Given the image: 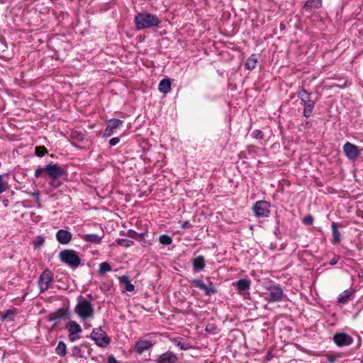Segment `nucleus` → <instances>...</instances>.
<instances>
[{
    "label": "nucleus",
    "instance_id": "1",
    "mask_svg": "<svg viewBox=\"0 0 363 363\" xmlns=\"http://www.w3.org/2000/svg\"><path fill=\"white\" fill-rule=\"evenodd\" d=\"M138 29H144L157 26L160 21L157 17L147 12L140 13L134 18Z\"/></svg>",
    "mask_w": 363,
    "mask_h": 363
},
{
    "label": "nucleus",
    "instance_id": "2",
    "mask_svg": "<svg viewBox=\"0 0 363 363\" xmlns=\"http://www.w3.org/2000/svg\"><path fill=\"white\" fill-rule=\"evenodd\" d=\"M74 311L82 320H85L93 317L94 309L90 301L79 296Z\"/></svg>",
    "mask_w": 363,
    "mask_h": 363
},
{
    "label": "nucleus",
    "instance_id": "3",
    "mask_svg": "<svg viewBox=\"0 0 363 363\" xmlns=\"http://www.w3.org/2000/svg\"><path fill=\"white\" fill-rule=\"evenodd\" d=\"M45 173L52 179L49 183L53 188L60 186V182H56L65 173L64 169L57 164H48L45 166Z\"/></svg>",
    "mask_w": 363,
    "mask_h": 363
},
{
    "label": "nucleus",
    "instance_id": "4",
    "mask_svg": "<svg viewBox=\"0 0 363 363\" xmlns=\"http://www.w3.org/2000/svg\"><path fill=\"white\" fill-rule=\"evenodd\" d=\"M60 258L62 262L72 268L77 267L81 263L79 257L73 250H62L60 253Z\"/></svg>",
    "mask_w": 363,
    "mask_h": 363
},
{
    "label": "nucleus",
    "instance_id": "5",
    "mask_svg": "<svg viewBox=\"0 0 363 363\" xmlns=\"http://www.w3.org/2000/svg\"><path fill=\"white\" fill-rule=\"evenodd\" d=\"M90 337L100 347H105L111 342V338L101 328H94L90 334Z\"/></svg>",
    "mask_w": 363,
    "mask_h": 363
},
{
    "label": "nucleus",
    "instance_id": "6",
    "mask_svg": "<svg viewBox=\"0 0 363 363\" xmlns=\"http://www.w3.org/2000/svg\"><path fill=\"white\" fill-rule=\"evenodd\" d=\"M52 281V272L49 269L44 270L38 279V286L40 292L47 291L50 287Z\"/></svg>",
    "mask_w": 363,
    "mask_h": 363
},
{
    "label": "nucleus",
    "instance_id": "7",
    "mask_svg": "<svg viewBox=\"0 0 363 363\" xmlns=\"http://www.w3.org/2000/svg\"><path fill=\"white\" fill-rule=\"evenodd\" d=\"M270 203L266 201H258L253 206V211L258 217H267L269 215Z\"/></svg>",
    "mask_w": 363,
    "mask_h": 363
},
{
    "label": "nucleus",
    "instance_id": "8",
    "mask_svg": "<svg viewBox=\"0 0 363 363\" xmlns=\"http://www.w3.org/2000/svg\"><path fill=\"white\" fill-rule=\"evenodd\" d=\"M267 299L269 302H277L281 300L284 296L283 290L277 285H272L267 287Z\"/></svg>",
    "mask_w": 363,
    "mask_h": 363
},
{
    "label": "nucleus",
    "instance_id": "9",
    "mask_svg": "<svg viewBox=\"0 0 363 363\" xmlns=\"http://www.w3.org/2000/svg\"><path fill=\"white\" fill-rule=\"evenodd\" d=\"M123 123V121L120 119L113 118L108 121L107 125L104 131L103 136L108 138L113 135L116 129L120 128Z\"/></svg>",
    "mask_w": 363,
    "mask_h": 363
},
{
    "label": "nucleus",
    "instance_id": "10",
    "mask_svg": "<svg viewBox=\"0 0 363 363\" xmlns=\"http://www.w3.org/2000/svg\"><path fill=\"white\" fill-rule=\"evenodd\" d=\"M343 152L350 160L357 159L359 154L360 150L358 147L350 142H347L343 146Z\"/></svg>",
    "mask_w": 363,
    "mask_h": 363
},
{
    "label": "nucleus",
    "instance_id": "11",
    "mask_svg": "<svg viewBox=\"0 0 363 363\" xmlns=\"http://www.w3.org/2000/svg\"><path fill=\"white\" fill-rule=\"evenodd\" d=\"M335 343L339 347L348 346L353 342V338L344 333L335 334L333 336Z\"/></svg>",
    "mask_w": 363,
    "mask_h": 363
},
{
    "label": "nucleus",
    "instance_id": "12",
    "mask_svg": "<svg viewBox=\"0 0 363 363\" xmlns=\"http://www.w3.org/2000/svg\"><path fill=\"white\" fill-rule=\"evenodd\" d=\"M191 284L194 285L196 287H198L200 289L203 290L206 295L210 296L217 293V290L216 287L213 285V284L206 285L203 282V281L200 279H193L191 281Z\"/></svg>",
    "mask_w": 363,
    "mask_h": 363
},
{
    "label": "nucleus",
    "instance_id": "13",
    "mask_svg": "<svg viewBox=\"0 0 363 363\" xmlns=\"http://www.w3.org/2000/svg\"><path fill=\"white\" fill-rule=\"evenodd\" d=\"M178 357L170 351L162 354L157 359V363H177Z\"/></svg>",
    "mask_w": 363,
    "mask_h": 363
},
{
    "label": "nucleus",
    "instance_id": "14",
    "mask_svg": "<svg viewBox=\"0 0 363 363\" xmlns=\"http://www.w3.org/2000/svg\"><path fill=\"white\" fill-rule=\"evenodd\" d=\"M66 328L69 331L68 336L72 341H74L75 339L74 337H72L74 335L80 333L82 331L81 326L74 320L69 321L66 325Z\"/></svg>",
    "mask_w": 363,
    "mask_h": 363
},
{
    "label": "nucleus",
    "instance_id": "15",
    "mask_svg": "<svg viewBox=\"0 0 363 363\" xmlns=\"http://www.w3.org/2000/svg\"><path fill=\"white\" fill-rule=\"evenodd\" d=\"M72 238V234L66 230H60L56 233L57 240L62 245L68 244Z\"/></svg>",
    "mask_w": 363,
    "mask_h": 363
},
{
    "label": "nucleus",
    "instance_id": "16",
    "mask_svg": "<svg viewBox=\"0 0 363 363\" xmlns=\"http://www.w3.org/2000/svg\"><path fill=\"white\" fill-rule=\"evenodd\" d=\"M152 346V344L147 340H140L135 343V348L136 352L141 354L145 351L149 350Z\"/></svg>",
    "mask_w": 363,
    "mask_h": 363
},
{
    "label": "nucleus",
    "instance_id": "17",
    "mask_svg": "<svg viewBox=\"0 0 363 363\" xmlns=\"http://www.w3.org/2000/svg\"><path fill=\"white\" fill-rule=\"evenodd\" d=\"M193 269L195 272H199L204 269L206 261L203 256H197L192 259Z\"/></svg>",
    "mask_w": 363,
    "mask_h": 363
},
{
    "label": "nucleus",
    "instance_id": "18",
    "mask_svg": "<svg viewBox=\"0 0 363 363\" xmlns=\"http://www.w3.org/2000/svg\"><path fill=\"white\" fill-rule=\"evenodd\" d=\"M171 341L174 345L179 347V349L182 350H187L191 348V345L189 344V342L182 337H174L171 339Z\"/></svg>",
    "mask_w": 363,
    "mask_h": 363
},
{
    "label": "nucleus",
    "instance_id": "19",
    "mask_svg": "<svg viewBox=\"0 0 363 363\" xmlns=\"http://www.w3.org/2000/svg\"><path fill=\"white\" fill-rule=\"evenodd\" d=\"M322 6L321 0H308L307 1L303 6V9L306 11H311L313 9H316Z\"/></svg>",
    "mask_w": 363,
    "mask_h": 363
},
{
    "label": "nucleus",
    "instance_id": "20",
    "mask_svg": "<svg viewBox=\"0 0 363 363\" xmlns=\"http://www.w3.org/2000/svg\"><path fill=\"white\" fill-rule=\"evenodd\" d=\"M298 97L301 99L303 106L312 103L314 101L311 99V94L305 89H301L297 93Z\"/></svg>",
    "mask_w": 363,
    "mask_h": 363
},
{
    "label": "nucleus",
    "instance_id": "21",
    "mask_svg": "<svg viewBox=\"0 0 363 363\" xmlns=\"http://www.w3.org/2000/svg\"><path fill=\"white\" fill-rule=\"evenodd\" d=\"M233 285L241 292L248 290L250 287V281L246 279H239Z\"/></svg>",
    "mask_w": 363,
    "mask_h": 363
},
{
    "label": "nucleus",
    "instance_id": "22",
    "mask_svg": "<svg viewBox=\"0 0 363 363\" xmlns=\"http://www.w3.org/2000/svg\"><path fill=\"white\" fill-rule=\"evenodd\" d=\"M158 89L160 92L166 94L171 91V82L169 79H163L160 81Z\"/></svg>",
    "mask_w": 363,
    "mask_h": 363
},
{
    "label": "nucleus",
    "instance_id": "23",
    "mask_svg": "<svg viewBox=\"0 0 363 363\" xmlns=\"http://www.w3.org/2000/svg\"><path fill=\"white\" fill-rule=\"evenodd\" d=\"M333 240L332 243L334 245L338 244L341 240V234L337 228L336 223L333 222L331 225Z\"/></svg>",
    "mask_w": 363,
    "mask_h": 363
},
{
    "label": "nucleus",
    "instance_id": "24",
    "mask_svg": "<svg viewBox=\"0 0 363 363\" xmlns=\"http://www.w3.org/2000/svg\"><path fill=\"white\" fill-rule=\"evenodd\" d=\"M84 240L95 244L101 242L102 237L97 234H86L82 236Z\"/></svg>",
    "mask_w": 363,
    "mask_h": 363
},
{
    "label": "nucleus",
    "instance_id": "25",
    "mask_svg": "<svg viewBox=\"0 0 363 363\" xmlns=\"http://www.w3.org/2000/svg\"><path fill=\"white\" fill-rule=\"evenodd\" d=\"M120 282L125 285V289L127 291H134L135 286L132 284L127 276H122L120 277Z\"/></svg>",
    "mask_w": 363,
    "mask_h": 363
},
{
    "label": "nucleus",
    "instance_id": "26",
    "mask_svg": "<svg viewBox=\"0 0 363 363\" xmlns=\"http://www.w3.org/2000/svg\"><path fill=\"white\" fill-rule=\"evenodd\" d=\"M257 63V57L255 54L252 55L246 61L245 67L247 69H253Z\"/></svg>",
    "mask_w": 363,
    "mask_h": 363
},
{
    "label": "nucleus",
    "instance_id": "27",
    "mask_svg": "<svg viewBox=\"0 0 363 363\" xmlns=\"http://www.w3.org/2000/svg\"><path fill=\"white\" fill-rule=\"evenodd\" d=\"M55 352L58 355L61 357L65 356L67 352V347L64 342L60 341L58 342L55 348Z\"/></svg>",
    "mask_w": 363,
    "mask_h": 363
},
{
    "label": "nucleus",
    "instance_id": "28",
    "mask_svg": "<svg viewBox=\"0 0 363 363\" xmlns=\"http://www.w3.org/2000/svg\"><path fill=\"white\" fill-rule=\"evenodd\" d=\"M352 295V292H350L349 290H345L342 293H341L338 298L337 301L340 303H345L347 302L350 296Z\"/></svg>",
    "mask_w": 363,
    "mask_h": 363
},
{
    "label": "nucleus",
    "instance_id": "29",
    "mask_svg": "<svg viewBox=\"0 0 363 363\" xmlns=\"http://www.w3.org/2000/svg\"><path fill=\"white\" fill-rule=\"evenodd\" d=\"M315 104V102L313 101L311 104L309 103L308 104L304 106L303 116L306 118H309L311 116Z\"/></svg>",
    "mask_w": 363,
    "mask_h": 363
},
{
    "label": "nucleus",
    "instance_id": "30",
    "mask_svg": "<svg viewBox=\"0 0 363 363\" xmlns=\"http://www.w3.org/2000/svg\"><path fill=\"white\" fill-rule=\"evenodd\" d=\"M315 104V102L313 101L311 104L309 103L308 104L304 106L303 116L306 118H309L311 116Z\"/></svg>",
    "mask_w": 363,
    "mask_h": 363
},
{
    "label": "nucleus",
    "instance_id": "31",
    "mask_svg": "<svg viewBox=\"0 0 363 363\" xmlns=\"http://www.w3.org/2000/svg\"><path fill=\"white\" fill-rule=\"evenodd\" d=\"M111 267L109 263L104 262L100 264L99 269V273L101 275H104V274L111 272Z\"/></svg>",
    "mask_w": 363,
    "mask_h": 363
},
{
    "label": "nucleus",
    "instance_id": "32",
    "mask_svg": "<svg viewBox=\"0 0 363 363\" xmlns=\"http://www.w3.org/2000/svg\"><path fill=\"white\" fill-rule=\"evenodd\" d=\"M159 241L162 245H169L172 243V239L167 235H162L159 238Z\"/></svg>",
    "mask_w": 363,
    "mask_h": 363
},
{
    "label": "nucleus",
    "instance_id": "33",
    "mask_svg": "<svg viewBox=\"0 0 363 363\" xmlns=\"http://www.w3.org/2000/svg\"><path fill=\"white\" fill-rule=\"evenodd\" d=\"M48 152L47 149L44 146H37L35 149V153L38 157H43Z\"/></svg>",
    "mask_w": 363,
    "mask_h": 363
},
{
    "label": "nucleus",
    "instance_id": "34",
    "mask_svg": "<svg viewBox=\"0 0 363 363\" xmlns=\"http://www.w3.org/2000/svg\"><path fill=\"white\" fill-rule=\"evenodd\" d=\"M117 243L123 247H130L133 245V242L127 239H118Z\"/></svg>",
    "mask_w": 363,
    "mask_h": 363
},
{
    "label": "nucleus",
    "instance_id": "35",
    "mask_svg": "<svg viewBox=\"0 0 363 363\" xmlns=\"http://www.w3.org/2000/svg\"><path fill=\"white\" fill-rule=\"evenodd\" d=\"M65 313L62 309L59 310L56 313H54L51 315V320H57L62 318L64 317Z\"/></svg>",
    "mask_w": 363,
    "mask_h": 363
},
{
    "label": "nucleus",
    "instance_id": "36",
    "mask_svg": "<svg viewBox=\"0 0 363 363\" xmlns=\"http://www.w3.org/2000/svg\"><path fill=\"white\" fill-rule=\"evenodd\" d=\"M16 313V309H9V310H7L5 313L4 314V315L2 316V319L3 320H6V319H10L11 320V318H10L11 315H14L15 313Z\"/></svg>",
    "mask_w": 363,
    "mask_h": 363
},
{
    "label": "nucleus",
    "instance_id": "37",
    "mask_svg": "<svg viewBox=\"0 0 363 363\" xmlns=\"http://www.w3.org/2000/svg\"><path fill=\"white\" fill-rule=\"evenodd\" d=\"M7 189V184L4 182L3 176L0 175V194L6 191Z\"/></svg>",
    "mask_w": 363,
    "mask_h": 363
},
{
    "label": "nucleus",
    "instance_id": "38",
    "mask_svg": "<svg viewBox=\"0 0 363 363\" xmlns=\"http://www.w3.org/2000/svg\"><path fill=\"white\" fill-rule=\"evenodd\" d=\"M302 222L305 225H311L313 222V218L311 215H308L303 218Z\"/></svg>",
    "mask_w": 363,
    "mask_h": 363
},
{
    "label": "nucleus",
    "instance_id": "39",
    "mask_svg": "<svg viewBox=\"0 0 363 363\" xmlns=\"http://www.w3.org/2000/svg\"><path fill=\"white\" fill-rule=\"evenodd\" d=\"M43 172H45V167L41 168V167H39L38 169H35V177L36 178H40L43 176Z\"/></svg>",
    "mask_w": 363,
    "mask_h": 363
},
{
    "label": "nucleus",
    "instance_id": "40",
    "mask_svg": "<svg viewBox=\"0 0 363 363\" xmlns=\"http://www.w3.org/2000/svg\"><path fill=\"white\" fill-rule=\"evenodd\" d=\"M119 142H120V139H119V138H118V137H114V138H112L109 140V145H110L111 146H115V145H116Z\"/></svg>",
    "mask_w": 363,
    "mask_h": 363
},
{
    "label": "nucleus",
    "instance_id": "41",
    "mask_svg": "<svg viewBox=\"0 0 363 363\" xmlns=\"http://www.w3.org/2000/svg\"><path fill=\"white\" fill-rule=\"evenodd\" d=\"M127 235L131 238L136 239L138 234V233H136L135 231H134L133 230H129L127 233Z\"/></svg>",
    "mask_w": 363,
    "mask_h": 363
},
{
    "label": "nucleus",
    "instance_id": "42",
    "mask_svg": "<svg viewBox=\"0 0 363 363\" xmlns=\"http://www.w3.org/2000/svg\"><path fill=\"white\" fill-rule=\"evenodd\" d=\"M44 242V239L43 238H39L38 240H37L36 242H35L34 243V245L35 247H39L40 245H41Z\"/></svg>",
    "mask_w": 363,
    "mask_h": 363
},
{
    "label": "nucleus",
    "instance_id": "43",
    "mask_svg": "<svg viewBox=\"0 0 363 363\" xmlns=\"http://www.w3.org/2000/svg\"><path fill=\"white\" fill-rule=\"evenodd\" d=\"M108 363H118V362L113 356H109L108 357Z\"/></svg>",
    "mask_w": 363,
    "mask_h": 363
},
{
    "label": "nucleus",
    "instance_id": "44",
    "mask_svg": "<svg viewBox=\"0 0 363 363\" xmlns=\"http://www.w3.org/2000/svg\"><path fill=\"white\" fill-rule=\"evenodd\" d=\"M339 258L337 257H334L330 261V264L331 265H334L335 264L337 261H338Z\"/></svg>",
    "mask_w": 363,
    "mask_h": 363
},
{
    "label": "nucleus",
    "instance_id": "45",
    "mask_svg": "<svg viewBox=\"0 0 363 363\" xmlns=\"http://www.w3.org/2000/svg\"><path fill=\"white\" fill-rule=\"evenodd\" d=\"M255 137H256L257 138L262 139V138H263V134H262V133L261 131H257V134H256Z\"/></svg>",
    "mask_w": 363,
    "mask_h": 363
},
{
    "label": "nucleus",
    "instance_id": "46",
    "mask_svg": "<svg viewBox=\"0 0 363 363\" xmlns=\"http://www.w3.org/2000/svg\"><path fill=\"white\" fill-rule=\"evenodd\" d=\"M213 325H210V324H209V325H208L206 326V330H213Z\"/></svg>",
    "mask_w": 363,
    "mask_h": 363
}]
</instances>
